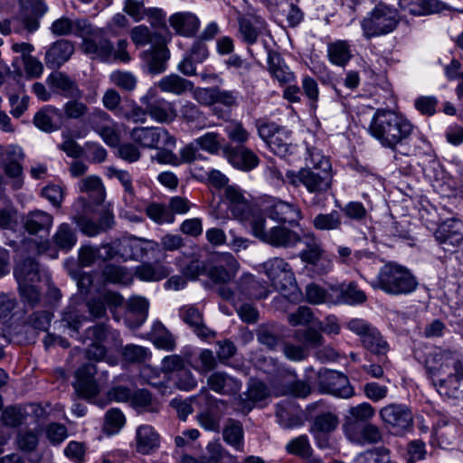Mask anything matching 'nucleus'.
I'll return each mask as SVG.
<instances>
[{
    "mask_svg": "<svg viewBox=\"0 0 463 463\" xmlns=\"http://www.w3.org/2000/svg\"><path fill=\"white\" fill-rule=\"evenodd\" d=\"M399 23L398 12L386 5L374 7L362 21L361 27L366 39L392 33Z\"/></svg>",
    "mask_w": 463,
    "mask_h": 463,
    "instance_id": "obj_7",
    "label": "nucleus"
},
{
    "mask_svg": "<svg viewBox=\"0 0 463 463\" xmlns=\"http://www.w3.org/2000/svg\"><path fill=\"white\" fill-rule=\"evenodd\" d=\"M223 197L232 215L250 230L255 222L263 216L258 207L251 203L245 192L237 185H226Z\"/></svg>",
    "mask_w": 463,
    "mask_h": 463,
    "instance_id": "obj_5",
    "label": "nucleus"
},
{
    "mask_svg": "<svg viewBox=\"0 0 463 463\" xmlns=\"http://www.w3.org/2000/svg\"><path fill=\"white\" fill-rule=\"evenodd\" d=\"M33 124L37 128L46 133L59 130L63 125L60 109L52 105L43 107L35 113Z\"/></svg>",
    "mask_w": 463,
    "mask_h": 463,
    "instance_id": "obj_29",
    "label": "nucleus"
},
{
    "mask_svg": "<svg viewBox=\"0 0 463 463\" xmlns=\"http://www.w3.org/2000/svg\"><path fill=\"white\" fill-rule=\"evenodd\" d=\"M434 237L444 250L454 251L463 243V222L455 218L445 221L435 231Z\"/></svg>",
    "mask_w": 463,
    "mask_h": 463,
    "instance_id": "obj_18",
    "label": "nucleus"
},
{
    "mask_svg": "<svg viewBox=\"0 0 463 463\" xmlns=\"http://www.w3.org/2000/svg\"><path fill=\"white\" fill-rule=\"evenodd\" d=\"M208 387L216 393L232 395L241 388V382L225 372L217 371L207 378Z\"/></svg>",
    "mask_w": 463,
    "mask_h": 463,
    "instance_id": "obj_30",
    "label": "nucleus"
},
{
    "mask_svg": "<svg viewBox=\"0 0 463 463\" xmlns=\"http://www.w3.org/2000/svg\"><path fill=\"white\" fill-rule=\"evenodd\" d=\"M119 256L124 260L156 259L160 251L158 242L137 237L125 238L118 241Z\"/></svg>",
    "mask_w": 463,
    "mask_h": 463,
    "instance_id": "obj_15",
    "label": "nucleus"
},
{
    "mask_svg": "<svg viewBox=\"0 0 463 463\" xmlns=\"http://www.w3.org/2000/svg\"><path fill=\"white\" fill-rule=\"evenodd\" d=\"M97 373L95 364L89 362L76 371V382L73 384L79 397L89 400L99 393V385L94 378Z\"/></svg>",
    "mask_w": 463,
    "mask_h": 463,
    "instance_id": "obj_20",
    "label": "nucleus"
},
{
    "mask_svg": "<svg viewBox=\"0 0 463 463\" xmlns=\"http://www.w3.org/2000/svg\"><path fill=\"white\" fill-rule=\"evenodd\" d=\"M251 232L262 242L275 248L293 249L302 241V237L296 231L281 224L267 230L265 216L255 222Z\"/></svg>",
    "mask_w": 463,
    "mask_h": 463,
    "instance_id": "obj_6",
    "label": "nucleus"
},
{
    "mask_svg": "<svg viewBox=\"0 0 463 463\" xmlns=\"http://www.w3.org/2000/svg\"><path fill=\"white\" fill-rule=\"evenodd\" d=\"M160 446V436L151 425L144 424L136 430V449L138 453L147 455Z\"/></svg>",
    "mask_w": 463,
    "mask_h": 463,
    "instance_id": "obj_32",
    "label": "nucleus"
},
{
    "mask_svg": "<svg viewBox=\"0 0 463 463\" xmlns=\"http://www.w3.org/2000/svg\"><path fill=\"white\" fill-rule=\"evenodd\" d=\"M81 99L71 98L60 109L63 123L65 120L83 121L89 115L90 109L86 103L80 100Z\"/></svg>",
    "mask_w": 463,
    "mask_h": 463,
    "instance_id": "obj_43",
    "label": "nucleus"
},
{
    "mask_svg": "<svg viewBox=\"0 0 463 463\" xmlns=\"http://www.w3.org/2000/svg\"><path fill=\"white\" fill-rule=\"evenodd\" d=\"M399 5L415 15H426L441 10V3L439 0H399Z\"/></svg>",
    "mask_w": 463,
    "mask_h": 463,
    "instance_id": "obj_42",
    "label": "nucleus"
},
{
    "mask_svg": "<svg viewBox=\"0 0 463 463\" xmlns=\"http://www.w3.org/2000/svg\"><path fill=\"white\" fill-rule=\"evenodd\" d=\"M170 269L160 264L143 263L136 268L135 275L143 281L154 282L165 279Z\"/></svg>",
    "mask_w": 463,
    "mask_h": 463,
    "instance_id": "obj_46",
    "label": "nucleus"
},
{
    "mask_svg": "<svg viewBox=\"0 0 463 463\" xmlns=\"http://www.w3.org/2000/svg\"><path fill=\"white\" fill-rule=\"evenodd\" d=\"M102 274L106 281L114 284L129 285L133 280L131 273L121 266L108 264L104 267Z\"/></svg>",
    "mask_w": 463,
    "mask_h": 463,
    "instance_id": "obj_51",
    "label": "nucleus"
},
{
    "mask_svg": "<svg viewBox=\"0 0 463 463\" xmlns=\"http://www.w3.org/2000/svg\"><path fill=\"white\" fill-rule=\"evenodd\" d=\"M239 262L228 252L218 256L216 264L208 272L209 278L215 283L226 284L234 279L239 270Z\"/></svg>",
    "mask_w": 463,
    "mask_h": 463,
    "instance_id": "obj_23",
    "label": "nucleus"
},
{
    "mask_svg": "<svg viewBox=\"0 0 463 463\" xmlns=\"http://www.w3.org/2000/svg\"><path fill=\"white\" fill-rule=\"evenodd\" d=\"M154 345L165 351H173L175 348V339L161 322L154 324L151 332Z\"/></svg>",
    "mask_w": 463,
    "mask_h": 463,
    "instance_id": "obj_49",
    "label": "nucleus"
},
{
    "mask_svg": "<svg viewBox=\"0 0 463 463\" xmlns=\"http://www.w3.org/2000/svg\"><path fill=\"white\" fill-rule=\"evenodd\" d=\"M375 409L369 402H362L351 407L345 419L344 430L348 439H357L355 430L374 417Z\"/></svg>",
    "mask_w": 463,
    "mask_h": 463,
    "instance_id": "obj_19",
    "label": "nucleus"
},
{
    "mask_svg": "<svg viewBox=\"0 0 463 463\" xmlns=\"http://www.w3.org/2000/svg\"><path fill=\"white\" fill-rule=\"evenodd\" d=\"M346 327L360 337L363 347L371 354L382 355L389 351V345L380 331L366 320L352 318Z\"/></svg>",
    "mask_w": 463,
    "mask_h": 463,
    "instance_id": "obj_8",
    "label": "nucleus"
},
{
    "mask_svg": "<svg viewBox=\"0 0 463 463\" xmlns=\"http://www.w3.org/2000/svg\"><path fill=\"white\" fill-rule=\"evenodd\" d=\"M263 211L270 220L279 224L288 223L291 227L298 226L299 222L303 219L302 211L297 203L279 198L267 200Z\"/></svg>",
    "mask_w": 463,
    "mask_h": 463,
    "instance_id": "obj_11",
    "label": "nucleus"
},
{
    "mask_svg": "<svg viewBox=\"0 0 463 463\" xmlns=\"http://www.w3.org/2000/svg\"><path fill=\"white\" fill-rule=\"evenodd\" d=\"M51 89L66 99L82 98L83 90L70 76L61 71H53L46 79Z\"/></svg>",
    "mask_w": 463,
    "mask_h": 463,
    "instance_id": "obj_28",
    "label": "nucleus"
},
{
    "mask_svg": "<svg viewBox=\"0 0 463 463\" xmlns=\"http://www.w3.org/2000/svg\"><path fill=\"white\" fill-rule=\"evenodd\" d=\"M313 227L321 232L340 231L342 228V218L336 210L329 213H318L312 220Z\"/></svg>",
    "mask_w": 463,
    "mask_h": 463,
    "instance_id": "obj_48",
    "label": "nucleus"
},
{
    "mask_svg": "<svg viewBox=\"0 0 463 463\" xmlns=\"http://www.w3.org/2000/svg\"><path fill=\"white\" fill-rule=\"evenodd\" d=\"M295 340L303 344V346L309 348L318 349L325 344V338L320 331L313 327H307L305 329L296 330L293 334Z\"/></svg>",
    "mask_w": 463,
    "mask_h": 463,
    "instance_id": "obj_50",
    "label": "nucleus"
},
{
    "mask_svg": "<svg viewBox=\"0 0 463 463\" xmlns=\"http://www.w3.org/2000/svg\"><path fill=\"white\" fill-rule=\"evenodd\" d=\"M269 396V387L261 381L251 379L248 383L247 392L238 400L237 410L247 414L258 402L264 401Z\"/></svg>",
    "mask_w": 463,
    "mask_h": 463,
    "instance_id": "obj_25",
    "label": "nucleus"
},
{
    "mask_svg": "<svg viewBox=\"0 0 463 463\" xmlns=\"http://www.w3.org/2000/svg\"><path fill=\"white\" fill-rule=\"evenodd\" d=\"M307 167L301 168L297 174L287 172L289 183L298 186L303 184L307 190L314 194L313 205H319L325 199V194L332 185L331 163L322 152L316 147L307 148L306 157Z\"/></svg>",
    "mask_w": 463,
    "mask_h": 463,
    "instance_id": "obj_2",
    "label": "nucleus"
},
{
    "mask_svg": "<svg viewBox=\"0 0 463 463\" xmlns=\"http://www.w3.org/2000/svg\"><path fill=\"white\" fill-rule=\"evenodd\" d=\"M317 386L321 392L348 399L354 396V388L348 378L336 371L323 369L317 373Z\"/></svg>",
    "mask_w": 463,
    "mask_h": 463,
    "instance_id": "obj_14",
    "label": "nucleus"
},
{
    "mask_svg": "<svg viewBox=\"0 0 463 463\" xmlns=\"http://www.w3.org/2000/svg\"><path fill=\"white\" fill-rule=\"evenodd\" d=\"M169 23L178 34L185 37L195 35L200 27L199 18L189 12L176 13L171 15Z\"/></svg>",
    "mask_w": 463,
    "mask_h": 463,
    "instance_id": "obj_36",
    "label": "nucleus"
},
{
    "mask_svg": "<svg viewBox=\"0 0 463 463\" xmlns=\"http://www.w3.org/2000/svg\"><path fill=\"white\" fill-rule=\"evenodd\" d=\"M379 414L383 421L396 435L403 433L412 424L411 411L402 404H388L380 410Z\"/></svg>",
    "mask_w": 463,
    "mask_h": 463,
    "instance_id": "obj_17",
    "label": "nucleus"
},
{
    "mask_svg": "<svg viewBox=\"0 0 463 463\" xmlns=\"http://www.w3.org/2000/svg\"><path fill=\"white\" fill-rule=\"evenodd\" d=\"M52 241L59 250L68 252L75 246L77 234L70 224L61 223L52 236Z\"/></svg>",
    "mask_w": 463,
    "mask_h": 463,
    "instance_id": "obj_47",
    "label": "nucleus"
},
{
    "mask_svg": "<svg viewBox=\"0 0 463 463\" xmlns=\"http://www.w3.org/2000/svg\"><path fill=\"white\" fill-rule=\"evenodd\" d=\"M74 52V45L69 40H57L46 50L44 61L48 69L57 70L67 62Z\"/></svg>",
    "mask_w": 463,
    "mask_h": 463,
    "instance_id": "obj_27",
    "label": "nucleus"
},
{
    "mask_svg": "<svg viewBox=\"0 0 463 463\" xmlns=\"http://www.w3.org/2000/svg\"><path fill=\"white\" fill-rule=\"evenodd\" d=\"M140 101L146 106L151 118L156 122H171L176 117L173 104L163 98L156 97L151 91L143 96Z\"/></svg>",
    "mask_w": 463,
    "mask_h": 463,
    "instance_id": "obj_21",
    "label": "nucleus"
},
{
    "mask_svg": "<svg viewBox=\"0 0 463 463\" xmlns=\"http://www.w3.org/2000/svg\"><path fill=\"white\" fill-rule=\"evenodd\" d=\"M156 86L161 91L166 93H172L176 96L183 95L187 91H191L194 89V83L181 77L178 74L171 73L169 75L161 78Z\"/></svg>",
    "mask_w": 463,
    "mask_h": 463,
    "instance_id": "obj_38",
    "label": "nucleus"
},
{
    "mask_svg": "<svg viewBox=\"0 0 463 463\" xmlns=\"http://www.w3.org/2000/svg\"><path fill=\"white\" fill-rule=\"evenodd\" d=\"M84 338L90 340L91 343L110 345L112 346H117L120 344L119 333L104 323H99L87 328L84 333Z\"/></svg>",
    "mask_w": 463,
    "mask_h": 463,
    "instance_id": "obj_33",
    "label": "nucleus"
},
{
    "mask_svg": "<svg viewBox=\"0 0 463 463\" xmlns=\"http://www.w3.org/2000/svg\"><path fill=\"white\" fill-rule=\"evenodd\" d=\"M262 54H267L269 71L272 77L280 84L291 82L295 78L294 73L286 65L282 57L271 49L267 40L262 41Z\"/></svg>",
    "mask_w": 463,
    "mask_h": 463,
    "instance_id": "obj_26",
    "label": "nucleus"
},
{
    "mask_svg": "<svg viewBox=\"0 0 463 463\" xmlns=\"http://www.w3.org/2000/svg\"><path fill=\"white\" fill-rule=\"evenodd\" d=\"M121 354L123 359L128 363H143L150 357L147 348L133 344L124 346Z\"/></svg>",
    "mask_w": 463,
    "mask_h": 463,
    "instance_id": "obj_61",
    "label": "nucleus"
},
{
    "mask_svg": "<svg viewBox=\"0 0 463 463\" xmlns=\"http://www.w3.org/2000/svg\"><path fill=\"white\" fill-rule=\"evenodd\" d=\"M263 270L275 289L288 291L296 287V279L290 265L282 258L269 259L263 263Z\"/></svg>",
    "mask_w": 463,
    "mask_h": 463,
    "instance_id": "obj_12",
    "label": "nucleus"
},
{
    "mask_svg": "<svg viewBox=\"0 0 463 463\" xmlns=\"http://www.w3.org/2000/svg\"><path fill=\"white\" fill-rule=\"evenodd\" d=\"M24 155L20 146L9 145L0 146V165L5 176L10 180L14 190H19L24 185V175L21 161Z\"/></svg>",
    "mask_w": 463,
    "mask_h": 463,
    "instance_id": "obj_10",
    "label": "nucleus"
},
{
    "mask_svg": "<svg viewBox=\"0 0 463 463\" xmlns=\"http://www.w3.org/2000/svg\"><path fill=\"white\" fill-rule=\"evenodd\" d=\"M23 224L30 234H37L41 232L49 233L53 224V216L42 210H33L23 218Z\"/></svg>",
    "mask_w": 463,
    "mask_h": 463,
    "instance_id": "obj_34",
    "label": "nucleus"
},
{
    "mask_svg": "<svg viewBox=\"0 0 463 463\" xmlns=\"http://www.w3.org/2000/svg\"><path fill=\"white\" fill-rule=\"evenodd\" d=\"M179 315L182 320L188 325L194 334L202 339H207L214 336V332L208 328L203 323V315L198 308L194 306H184Z\"/></svg>",
    "mask_w": 463,
    "mask_h": 463,
    "instance_id": "obj_31",
    "label": "nucleus"
},
{
    "mask_svg": "<svg viewBox=\"0 0 463 463\" xmlns=\"http://www.w3.org/2000/svg\"><path fill=\"white\" fill-rule=\"evenodd\" d=\"M146 213L151 220L158 224L165 222L171 223L175 220V217L169 211L168 207L161 203H150L146 207Z\"/></svg>",
    "mask_w": 463,
    "mask_h": 463,
    "instance_id": "obj_55",
    "label": "nucleus"
},
{
    "mask_svg": "<svg viewBox=\"0 0 463 463\" xmlns=\"http://www.w3.org/2000/svg\"><path fill=\"white\" fill-rule=\"evenodd\" d=\"M333 290L337 294L335 303L338 304L358 305L365 302L367 298L366 294L354 281L341 284Z\"/></svg>",
    "mask_w": 463,
    "mask_h": 463,
    "instance_id": "obj_40",
    "label": "nucleus"
},
{
    "mask_svg": "<svg viewBox=\"0 0 463 463\" xmlns=\"http://www.w3.org/2000/svg\"><path fill=\"white\" fill-rule=\"evenodd\" d=\"M158 36L157 33H151L146 25L135 26L130 32L131 40L137 46L157 43Z\"/></svg>",
    "mask_w": 463,
    "mask_h": 463,
    "instance_id": "obj_62",
    "label": "nucleus"
},
{
    "mask_svg": "<svg viewBox=\"0 0 463 463\" xmlns=\"http://www.w3.org/2000/svg\"><path fill=\"white\" fill-rule=\"evenodd\" d=\"M14 275L18 285L34 283L40 279L38 263L32 258H26L16 264Z\"/></svg>",
    "mask_w": 463,
    "mask_h": 463,
    "instance_id": "obj_44",
    "label": "nucleus"
},
{
    "mask_svg": "<svg viewBox=\"0 0 463 463\" xmlns=\"http://www.w3.org/2000/svg\"><path fill=\"white\" fill-rule=\"evenodd\" d=\"M207 450L210 455L204 456L200 459H196L191 456L184 455L181 459V463H220L223 454L222 446L217 443H210L207 446Z\"/></svg>",
    "mask_w": 463,
    "mask_h": 463,
    "instance_id": "obj_59",
    "label": "nucleus"
},
{
    "mask_svg": "<svg viewBox=\"0 0 463 463\" xmlns=\"http://www.w3.org/2000/svg\"><path fill=\"white\" fill-rule=\"evenodd\" d=\"M237 293L245 298H266L269 291L264 284L255 279L254 276L243 275L237 284Z\"/></svg>",
    "mask_w": 463,
    "mask_h": 463,
    "instance_id": "obj_37",
    "label": "nucleus"
},
{
    "mask_svg": "<svg viewBox=\"0 0 463 463\" xmlns=\"http://www.w3.org/2000/svg\"><path fill=\"white\" fill-rule=\"evenodd\" d=\"M337 424L338 420L335 415L331 412L321 413L315 418L312 431L317 437L319 434L333 431Z\"/></svg>",
    "mask_w": 463,
    "mask_h": 463,
    "instance_id": "obj_54",
    "label": "nucleus"
},
{
    "mask_svg": "<svg viewBox=\"0 0 463 463\" xmlns=\"http://www.w3.org/2000/svg\"><path fill=\"white\" fill-rule=\"evenodd\" d=\"M432 435L440 448L447 449L456 440L458 427L453 421L440 419L434 426Z\"/></svg>",
    "mask_w": 463,
    "mask_h": 463,
    "instance_id": "obj_41",
    "label": "nucleus"
},
{
    "mask_svg": "<svg viewBox=\"0 0 463 463\" xmlns=\"http://www.w3.org/2000/svg\"><path fill=\"white\" fill-rule=\"evenodd\" d=\"M238 37L248 45V52L251 57L255 58L258 55H262L261 52L254 53L253 49L250 47L260 40L262 44L263 40L269 43L271 35L267 30L266 23L258 17H244L239 20Z\"/></svg>",
    "mask_w": 463,
    "mask_h": 463,
    "instance_id": "obj_13",
    "label": "nucleus"
},
{
    "mask_svg": "<svg viewBox=\"0 0 463 463\" xmlns=\"http://www.w3.org/2000/svg\"><path fill=\"white\" fill-rule=\"evenodd\" d=\"M255 124L259 137L268 145L272 138L286 132L283 128L279 127L275 122L259 119L256 120Z\"/></svg>",
    "mask_w": 463,
    "mask_h": 463,
    "instance_id": "obj_58",
    "label": "nucleus"
},
{
    "mask_svg": "<svg viewBox=\"0 0 463 463\" xmlns=\"http://www.w3.org/2000/svg\"><path fill=\"white\" fill-rule=\"evenodd\" d=\"M304 243L306 249L300 252V258L303 261L307 263L315 261L318 257L324 254L321 244L313 232L305 234Z\"/></svg>",
    "mask_w": 463,
    "mask_h": 463,
    "instance_id": "obj_52",
    "label": "nucleus"
},
{
    "mask_svg": "<svg viewBox=\"0 0 463 463\" xmlns=\"http://www.w3.org/2000/svg\"><path fill=\"white\" fill-rule=\"evenodd\" d=\"M223 153L228 162L241 171H251L260 163L258 156L245 146H228L223 149Z\"/></svg>",
    "mask_w": 463,
    "mask_h": 463,
    "instance_id": "obj_22",
    "label": "nucleus"
},
{
    "mask_svg": "<svg viewBox=\"0 0 463 463\" xmlns=\"http://www.w3.org/2000/svg\"><path fill=\"white\" fill-rule=\"evenodd\" d=\"M88 23L84 19L71 20L66 16H62L52 22L50 30L55 36L76 35L83 36Z\"/></svg>",
    "mask_w": 463,
    "mask_h": 463,
    "instance_id": "obj_35",
    "label": "nucleus"
},
{
    "mask_svg": "<svg viewBox=\"0 0 463 463\" xmlns=\"http://www.w3.org/2000/svg\"><path fill=\"white\" fill-rule=\"evenodd\" d=\"M85 320V317L80 315L76 309H71L64 311L61 319V326L67 328L71 333L70 335L73 337L79 334V329Z\"/></svg>",
    "mask_w": 463,
    "mask_h": 463,
    "instance_id": "obj_56",
    "label": "nucleus"
},
{
    "mask_svg": "<svg viewBox=\"0 0 463 463\" xmlns=\"http://www.w3.org/2000/svg\"><path fill=\"white\" fill-rule=\"evenodd\" d=\"M82 37L81 50L92 60L109 62L112 60L113 43L107 37L104 29H91L88 24Z\"/></svg>",
    "mask_w": 463,
    "mask_h": 463,
    "instance_id": "obj_9",
    "label": "nucleus"
},
{
    "mask_svg": "<svg viewBox=\"0 0 463 463\" xmlns=\"http://www.w3.org/2000/svg\"><path fill=\"white\" fill-rule=\"evenodd\" d=\"M132 405L140 411L157 412V405L153 403L152 396L146 390H138L132 394Z\"/></svg>",
    "mask_w": 463,
    "mask_h": 463,
    "instance_id": "obj_57",
    "label": "nucleus"
},
{
    "mask_svg": "<svg viewBox=\"0 0 463 463\" xmlns=\"http://www.w3.org/2000/svg\"><path fill=\"white\" fill-rule=\"evenodd\" d=\"M314 320L315 317L311 308L306 306H301L288 315V322L292 326H308Z\"/></svg>",
    "mask_w": 463,
    "mask_h": 463,
    "instance_id": "obj_64",
    "label": "nucleus"
},
{
    "mask_svg": "<svg viewBox=\"0 0 463 463\" xmlns=\"http://www.w3.org/2000/svg\"><path fill=\"white\" fill-rule=\"evenodd\" d=\"M140 57L148 73L159 74L167 68L170 52L164 43H160L141 52Z\"/></svg>",
    "mask_w": 463,
    "mask_h": 463,
    "instance_id": "obj_24",
    "label": "nucleus"
},
{
    "mask_svg": "<svg viewBox=\"0 0 463 463\" xmlns=\"http://www.w3.org/2000/svg\"><path fill=\"white\" fill-rule=\"evenodd\" d=\"M355 434L358 439H350L352 442L355 443L375 444L380 442L383 438L380 429L370 422L364 424L359 429H356Z\"/></svg>",
    "mask_w": 463,
    "mask_h": 463,
    "instance_id": "obj_53",
    "label": "nucleus"
},
{
    "mask_svg": "<svg viewBox=\"0 0 463 463\" xmlns=\"http://www.w3.org/2000/svg\"><path fill=\"white\" fill-rule=\"evenodd\" d=\"M329 61L339 67H345L353 58L351 45L346 40H335L327 43Z\"/></svg>",
    "mask_w": 463,
    "mask_h": 463,
    "instance_id": "obj_39",
    "label": "nucleus"
},
{
    "mask_svg": "<svg viewBox=\"0 0 463 463\" xmlns=\"http://www.w3.org/2000/svg\"><path fill=\"white\" fill-rule=\"evenodd\" d=\"M425 368L439 395L463 398V357L459 353L434 350L428 355Z\"/></svg>",
    "mask_w": 463,
    "mask_h": 463,
    "instance_id": "obj_1",
    "label": "nucleus"
},
{
    "mask_svg": "<svg viewBox=\"0 0 463 463\" xmlns=\"http://www.w3.org/2000/svg\"><path fill=\"white\" fill-rule=\"evenodd\" d=\"M131 139L146 148H156L162 144L167 147L175 146V138L162 128H134L130 133Z\"/></svg>",
    "mask_w": 463,
    "mask_h": 463,
    "instance_id": "obj_16",
    "label": "nucleus"
},
{
    "mask_svg": "<svg viewBox=\"0 0 463 463\" xmlns=\"http://www.w3.org/2000/svg\"><path fill=\"white\" fill-rule=\"evenodd\" d=\"M224 441L238 451H242L244 447V431L239 420L229 419L222 430Z\"/></svg>",
    "mask_w": 463,
    "mask_h": 463,
    "instance_id": "obj_45",
    "label": "nucleus"
},
{
    "mask_svg": "<svg viewBox=\"0 0 463 463\" xmlns=\"http://www.w3.org/2000/svg\"><path fill=\"white\" fill-rule=\"evenodd\" d=\"M373 289L391 296L409 295L419 286L416 277L406 267L390 261L380 268L375 279L369 282Z\"/></svg>",
    "mask_w": 463,
    "mask_h": 463,
    "instance_id": "obj_4",
    "label": "nucleus"
},
{
    "mask_svg": "<svg viewBox=\"0 0 463 463\" xmlns=\"http://www.w3.org/2000/svg\"><path fill=\"white\" fill-rule=\"evenodd\" d=\"M288 454L301 458H308L311 455V446L306 435H300L291 439L286 446Z\"/></svg>",
    "mask_w": 463,
    "mask_h": 463,
    "instance_id": "obj_60",
    "label": "nucleus"
},
{
    "mask_svg": "<svg viewBox=\"0 0 463 463\" xmlns=\"http://www.w3.org/2000/svg\"><path fill=\"white\" fill-rule=\"evenodd\" d=\"M414 126L403 115L392 109H378L368 126V133L384 148L396 151L409 143Z\"/></svg>",
    "mask_w": 463,
    "mask_h": 463,
    "instance_id": "obj_3",
    "label": "nucleus"
},
{
    "mask_svg": "<svg viewBox=\"0 0 463 463\" xmlns=\"http://www.w3.org/2000/svg\"><path fill=\"white\" fill-rule=\"evenodd\" d=\"M80 192L94 194L98 199L103 200L105 188L99 176L90 175L82 178L79 183Z\"/></svg>",
    "mask_w": 463,
    "mask_h": 463,
    "instance_id": "obj_63",
    "label": "nucleus"
}]
</instances>
